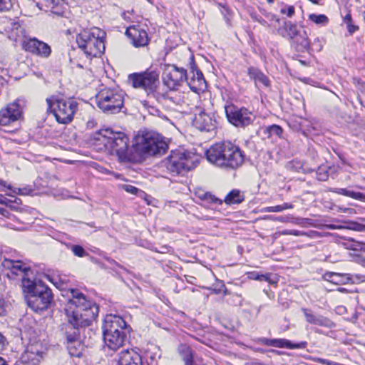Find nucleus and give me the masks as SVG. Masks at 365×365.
<instances>
[{
    "label": "nucleus",
    "mask_w": 365,
    "mask_h": 365,
    "mask_svg": "<svg viewBox=\"0 0 365 365\" xmlns=\"http://www.w3.org/2000/svg\"><path fill=\"white\" fill-rule=\"evenodd\" d=\"M361 250H363L364 252H365V242H361Z\"/></svg>",
    "instance_id": "052dcab7"
},
{
    "label": "nucleus",
    "mask_w": 365,
    "mask_h": 365,
    "mask_svg": "<svg viewBox=\"0 0 365 365\" xmlns=\"http://www.w3.org/2000/svg\"><path fill=\"white\" fill-rule=\"evenodd\" d=\"M270 277H271L270 274H259L258 273H255V272L250 274V278H252L253 279L258 280V281L268 282L269 283L272 284L274 282L271 279Z\"/></svg>",
    "instance_id": "f704fd0d"
},
{
    "label": "nucleus",
    "mask_w": 365,
    "mask_h": 365,
    "mask_svg": "<svg viewBox=\"0 0 365 365\" xmlns=\"http://www.w3.org/2000/svg\"><path fill=\"white\" fill-rule=\"evenodd\" d=\"M118 365H143L140 355L133 349L122 351L118 355Z\"/></svg>",
    "instance_id": "b1692460"
},
{
    "label": "nucleus",
    "mask_w": 365,
    "mask_h": 365,
    "mask_svg": "<svg viewBox=\"0 0 365 365\" xmlns=\"http://www.w3.org/2000/svg\"><path fill=\"white\" fill-rule=\"evenodd\" d=\"M345 21L347 22V24H349V22L351 21V16L350 14H346L345 18H344Z\"/></svg>",
    "instance_id": "6e6d98bb"
},
{
    "label": "nucleus",
    "mask_w": 365,
    "mask_h": 365,
    "mask_svg": "<svg viewBox=\"0 0 365 365\" xmlns=\"http://www.w3.org/2000/svg\"><path fill=\"white\" fill-rule=\"evenodd\" d=\"M301 311L305 317L306 322L310 324L323 327L328 329L335 327L334 322L331 319L322 315L314 313L311 309L303 307L301 309Z\"/></svg>",
    "instance_id": "4be33fe9"
},
{
    "label": "nucleus",
    "mask_w": 365,
    "mask_h": 365,
    "mask_svg": "<svg viewBox=\"0 0 365 365\" xmlns=\"http://www.w3.org/2000/svg\"><path fill=\"white\" fill-rule=\"evenodd\" d=\"M195 156L190 153L173 150L170 155L162 162V168L172 176L185 175L196 167Z\"/></svg>",
    "instance_id": "6e6552de"
},
{
    "label": "nucleus",
    "mask_w": 365,
    "mask_h": 365,
    "mask_svg": "<svg viewBox=\"0 0 365 365\" xmlns=\"http://www.w3.org/2000/svg\"><path fill=\"white\" fill-rule=\"evenodd\" d=\"M2 266L9 269L6 274L10 279H14L15 276H21V281L24 278H28L29 272H31L30 267L25 265L22 261L4 259L2 262Z\"/></svg>",
    "instance_id": "a211bd4d"
},
{
    "label": "nucleus",
    "mask_w": 365,
    "mask_h": 365,
    "mask_svg": "<svg viewBox=\"0 0 365 365\" xmlns=\"http://www.w3.org/2000/svg\"><path fill=\"white\" fill-rule=\"evenodd\" d=\"M338 291L342 293H346L348 290L346 288L340 287L338 289Z\"/></svg>",
    "instance_id": "4d7b16f0"
},
{
    "label": "nucleus",
    "mask_w": 365,
    "mask_h": 365,
    "mask_svg": "<svg viewBox=\"0 0 365 365\" xmlns=\"http://www.w3.org/2000/svg\"><path fill=\"white\" fill-rule=\"evenodd\" d=\"M128 81L135 88L143 89L148 98L160 101L163 96L157 91L159 86V72L147 69L143 72L133 73L128 76Z\"/></svg>",
    "instance_id": "0eeeda50"
},
{
    "label": "nucleus",
    "mask_w": 365,
    "mask_h": 365,
    "mask_svg": "<svg viewBox=\"0 0 365 365\" xmlns=\"http://www.w3.org/2000/svg\"><path fill=\"white\" fill-rule=\"evenodd\" d=\"M221 287H222V288H225L224 294H227V289L225 288V285H224V284H222V286H221Z\"/></svg>",
    "instance_id": "338daca9"
},
{
    "label": "nucleus",
    "mask_w": 365,
    "mask_h": 365,
    "mask_svg": "<svg viewBox=\"0 0 365 365\" xmlns=\"http://www.w3.org/2000/svg\"><path fill=\"white\" fill-rule=\"evenodd\" d=\"M245 200V195L240 190H231L225 197L223 202L228 205L240 204Z\"/></svg>",
    "instance_id": "cd10ccee"
},
{
    "label": "nucleus",
    "mask_w": 365,
    "mask_h": 365,
    "mask_svg": "<svg viewBox=\"0 0 365 365\" xmlns=\"http://www.w3.org/2000/svg\"><path fill=\"white\" fill-rule=\"evenodd\" d=\"M228 121L236 127H245L253 121L252 113L245 107L230 104L225 107Z\"/></svg>",
    "instance_id": "f8f14e48"
},
{
    "label": "nucleus",
    "mask_w": 365,
    "mask_h": 365,
    "mask_svg": "<svg viewBox=\"0 0 365 365\" xmlns=\"http://www.w3.org/2000/svg\"><path fill=\"white\" fill-rule=\"evenodd\" d=\"M336 277H338L336 272H327L324 275V278L331 283H334L333 279Z\"/></svg>",
    "instance_id": "c03bdc74"
},
{
    "label": "nucleus",
    "mask_w": 365,
    "mask_h": 365,
    "mask_svg": "<svg viewBox=\"0 0 365 365\" xmlns=\"http://www.w3.org/2000/svg\"><path fill=\"white\" fill-rule=\"evenodd\" d=\"M309 19L317 24H326L329 21V19L324 14H312L309 16Z\"/></svg>",
    "instance_id": "72a5a7b5"
},
{
    "label": "nucleus",
    "mask_w": 365,
    "mask_h": 365,
    "mask_svg": "<svg viewBox=\"0 0 365 365\" xmlns=\"http://www.w3.org/2000/svg\"><path fill=\"white\" fill-rule=\"evenodd\" d=\"M356 262L363 267H365V257L361 255H359L356 257Z\"/></svg>",
    "instance_id": "49530a36"
},
{
    "label": "nucleus",
    "mask_w": 365,
    "mask_h": 365,
    "mask_svg": "<svg viewBox=\"0 0 365 365\" xmlns=\"http://www.w3.org/2000/svg\"><path fill=\"white\" fill-rule=\"evenodd\" d=\"M363 18H364V21H365V11L363 13Z\"/></svg>",
    "instance_id": "774afa93"
},
{
    "label": "nucleus",
    "mask_w": 365,
    "mask_h": 365,
    "mask_svg": "<svg viewBox=\"0 0 365 365\" xmlns=\"http://www.w3.org/2000/svg\"><path fill=\"white\" fill-rule=\"evenodd\" d=\"M277 220L280 222H284V217H278Z\"/></svg>",
    "instance_id": "0e129e2a"
},
{
    "label": "nucleus",
    "mask_w": 365,
    "mask_h": 365,
    "mask_svg": "<svg viewBox=\"0 0 365 365\" xmlns=\"http://www.w3.org/2000/svg\"><path fill=\"white\" fill-rule=\"evenodd\" d=\"M23 291L26 294L28 306L36 312L46 310L53 301L51 289L41 281L24 278Z\"/></svg>",
    "instance_id": "20e7f679"
},
{
    "label": "nucleus",
    "mask_w": 365,
    "mask_h": 365,
    "mask_svg": "<svg viewBox=\"0 0 365 365\" xmlns=\"http://www.w3.org/2000/svg\"><path fill=\"white\" fill-rule=\"evenodd\" d=\"M0 185L7 187L9 190H11V185H7L6 182L0 178Z\"/></svg>",
    "instance_id": "864d4df0"
},
{
    "label": "nucleus",
    "mask_w": 365,
    "mask_h": 365,
    "mask_svg": "<svg viewBox=\"0 0 365 365\" xmlns=\"http://www.w3.org/2000/svg\"><path fill=\"white\" fill-rule=\"evenodd\" d=\"M97 106L104 113H119L123 106L124 96L115 88H104L96 96Z\"/></svg>",
    "instance_id": "9d476101"
},
{
    "label": "nucleus",
    "mask_w": 365,
    "mask_h": 365,
    "mask_svg": "<svg viewBox=\"0 0 365 365\" xmlns=\"http://www.w3.org/2000/svg\"><path fill=\"white\" fill-rule=\"evenodd\" d=\"M0 365H8L6 364V361L1 356H0Z\"/></svg>",
    "instance_id": "13d9d810"
},
{
    "label": "nucleus",
    "mask_w": 365,
    "mask_h": 365,
    "mask_svg": "<svg viewBox=\"0 0 365 365\" xmlns=\"http://www.w3.org/2000/svg\"><path fill=\"white\" fill-rule=\"evenodd\" d=\"M205 155L210 163L228 170L240 168L246 158L244 151L231 141L215 143L206 151Z\"/></svg>",
    "instance_id": "f03ea898"
},
{
    "label": "nucleus",
    "mask_w": 365,
    "mask_h": 365,
    "mask_svg": "<svg viewBox=\"0 0 365 365\" xmlns=\"http://www.w3.org/2000/svg\"><path fill=\"white\" fill-rule=\"evenodd\" d=\"M22 109L19 101L8 104L0 110V125L6 126L18 120L21 116Z\"/></svg>",
    "instance_id": "dca6fc26"
},
{
    "label": "nucleus",
    "mask_w": 365,
    "mask_h": 365,
    "mask_svg": "<svg viewBox=\"0 0 365 365\" xmlns=\"http://www.w3.org/2000/svg\"><path fill=\"white\" fill-rule=\"evenodd\" d=\"M125 35L131 40L132 44L135 47H141L148 45V36L147 32L140 29L139 26L133 25L125 31Z\"/></svg>",
    "instance_id": "412c9836"
},
{
    "label": "nucleus",
    "mask_w": 365,
    "mask_h": 365,
    "mask_svg": "<svg viewBox=\"0 0 365 365\" xmlns=\"http://www.w3.org/2000/svg\"><path fill=\"white\" fill-rule=\"evenodd\" d=\"M197 196L201 200L205 201L210 204L222 205L223 202L222 200L215 197L210 192L199 193Z\"/></svg>",
    "instance_id": "7c9ffc66"
},
{
    "label": "nucleus",
    "mask_w": 365,
    "mask_h": 365,
    "mask_svg": "<svg viewBox=\"0 0 365 365\" xmlns=\"http://www.w3.org/2000/svg\"><path fill=\"white\" fill-rule=\"evenodd\" d=\"M250 16L254 21L259 22L261 25L264 26H269L268 23L257 14H251Z\"/></svg>",
    "instance_id": "37998d69"
},
{
    "label": "nucleus",
    "mask_w": 365,
    "mask_h": 365,
    "mask_svg": "<svg viewBox=\"0 0 365 365\" xmlns=\"http://www.w3.org/2000/svg\"><path fill=\"white\" fill-rule=\"evenodd\" d=\"M14 0H0V12L10 11L13 7Z\"/></svg>",
    "instance_id": "c9c22d12"
},
{
    "label": "nucleus",
    "mask_w": 365,
    "mask_h": 365,
    "mask_svg": "<svg viewBox=\"0 0 365 365\" xmlns=\"http://www.w3.org/2000/svg\"><path fill=\"white\" fill-rule=\"evenodd\" d=\"M48 110L52 113L58 123L67 124L73 118L78 103L73 98H47Z\"/></svg>",
    "instance_id": "1a4fd4ad"
},
{
    "label": "nucleus",
    "mask_w": 365,
    "mask_h": 365,
    "mask_svg": "<svg viewBox=\"0 0 365 365\" xmlns=\"http://www.w3.org/2000/svg\"><path fill=\"white\" fill-rule=\"evenodd\" d=\"M314 361L315 362H317L319 364H324V365H341L342 364H339V363H336V362H334V361H329L328 359H322V358H314Z\"/></svg>",
    "instance_id": "a19ab883"
},
{
    "label": "nucleus",
    "mask_w": 365,
    "mask_h": 365,
    "mask_svg": "<svg viewBox=\"0 0 365 365\" xmlns=\"http://www.w3.org/2000/svg\"><path fill=\"white\" fill-rule=\"evenodd\" d=\"M270 352H272V353H276V354H279V351H277V350H275V349H271L269 350Z\"/></svg>",
    "instance_id": "e2e57ef3"
},
{
    "label": "nucleus",
    "mask_w": 365,
    "mask_h": 365,
    "mask_svg": "<svg viewBox=\"0 0 365 365\" xmlns=\"http://www.w3.org/2000/svg\"><path fill=\"white\" fill-rule=\"evenodd\" d=\"M290 235H293L294 236H300V235H303L304 233L301 231H299V230H292L289 232Z\"/></svg>",
    "instance_id": "603ef678"
},
{
    "label": "nucleus",
    "mask_w": 365,
    "mask_h": 365,
    "mask_svg": "<svg viewBox=\"0 0 365 365\" xmlns=\"http://www.w3.org/2000/svg\"><path fill=\"white\" fill-rule=\"evenodd\" d=\"M338 277L333 279L335 284H346L349 283H353V280L351 277L350 274H341L337 273Z\"/></svg>",
    "instance_id": "473e14b6"
},
{
    "label": "nucleus",
    "mask_w": 365,
    "mask_h": 365,
    "mask_svg": "<svg viewBox=\"0 0 365 365\" xmlns=\"http://www.w3.org/2000/svg\"><path fill=\"white\" fill-rule=\"evenodd\" d=\"M220 291H221V290H220V289H214V292H215V294H220Z\"/></svg>",
    "instance_id": "69168bd1"
},
{
    "label": "nucleus",
    "mask_w": 365,
    "mask_h": 365,
    "mask_svg": "<svg viewBox=\"0 0 365 365\" xmlns=\"http://www.w3.org/2000/svg\"><path fill=\"white\" fill-rule=\"evenodd\" d=\"M291 44L298 52L307 51L309 48V41L307 32L304 30L300 31V32L292 39Z\"/></svg>",
    "instance_id": "393cba45"
},
{
    "label": "nucleus",
    "mask_w": 365,
    "mask_h": 365,
    "mask_svg": "<svg viewBox=\"0 0 365 365\" xmlns=\"http://www.w3.org/2000/svg\"><path fill=\"white\" fill-rule=\"evenodd\" d=\"M6 313L5 301L0 297V317L4 316Z\"/></svg>",
    "instance_id": "a18cd8bd"
},
{
    "label": "nucleus",
    "mask_w": 365,
    "mask_h": 365,
    "mask_svg": "<svg viewBox=\"0 0 365 365\" xmlns=\"http://www.w3.org/2000/svg\"><path fill=\"white\" fill-rule=\"evenodd\" d=\"M123 189L125 190L127 192L136 195L140 190L136 187L131 185H123L122 186Z\"/></svg>",
    "instance_id": "79ce46f5"
},
{
    "label": "nucleus",
    "mask_w": 365,
    "mask_h": 365,
    "mask_svg": "<svg viewBox=\"0 0 365 365\" xmlns=\"http://www.w3.org/2000/svg\"><path fill=\"white\" fill-rule=\"evenodd\" d=\"M300 31L297 29V26L295 24L291 21H284L281 35L284 37H288L292 41Z\"/></svg>",
    "instance_id": "c85d7f7f"
},
{
    "label": "nucleus",
    "mask_w": 365,
    "mask_h": 365,
    "mask_svg": "<svg viewBox=\"0 0 365 365\" xmlns=\"http://www.w3.org/2000/svg\"><path fill=\"white\" fill-rule=\"evenodd\" d=\"M163 84L170 90L175 91L187 79V71L174 64H165L163 68Z\"/></svg>",
    "instance_id": "9b49d317"
},
{
    "label": "nucleus",
    "mask_w": 365,
    "mask_h": 365,
    "mask_svg": "<svg viewBox=\"0 0 365 365\" xmlns=\"http://www.w3.org/2000/svg\"><path fill=\"white\" fill-rule=\"evenodd\" d=\"M95 139L103 144L111 155L118 156L121 162L133 160L131 150L128 148V138L122 132H113L110 129L101 130Z\"/></svg>",
    "instance_id": "7ed1b4c3"
},
{
    "label": "nucleus",
    "mask_w": 365,
    "mask_h": 365,
    "mask_svg": "<svg viewBox=\"0 0 365 365\" xmlns=\"http://www.w3.org/2000/svg\"><path fill=\"white\" fill-rule=\"evenodd\" d=\"M5 80L2 76H0V84H3L4 83Z\"/></svg>",
    "instance_id": "680f3d73"
},
{
    "label": "nucleus",
    "mask_w": 365,
    "mask_h": 365,
    "mask_svg": "<svg viewBox=\"0 0 365 365\" xmlns=\"http://www.w3.org/2000/svg\"><path fill=\"white\" fill-rule=\"evenodd\" d=\"M353 229L357 231H364L365 230V225L361 224H355Z\"/></svg>",
    "instance_id": "3c124183"
},
{
    "label": "nucleus",
    "mask_w": 365,
    "mask_h": 365,
    "mask_svg": "<svg viewBox=\"0 0 365 365\" xmlns=\"http://www.w3.org/2000/svg\"><path fill=\"white\" fill-rule=\"evenodd\" d=\"M133 147L140 155H160L168 148L162 136L155 132H143L136 135Z\"/></svg>",
    "instance_id": "423d86ee"
},
{
    "label": "nucleus",
    "mask_w": 365,
    "mask_h": 365,
    "mask_svg": "<svg viewBox=\"0 0 365 365\" xmlns=\"http://www.w3.org/2000/svg\"><path fill=\"white\" fill-rule=\"evenodd\" d=\"M261 131L262 132L264 139L283 138L284 130L279 125L273 124L265 126L262 128Z\"/></svg>",
    "instance_id": "a878e982"
},
{
    "label": "nucleus",
    "mask_w": 365,
    "mask_h": 365,
    "mask_svg": "<svg viewBox=\"0 0 365 365\" xmlns=\"http://www.w3.org/2000/svg\"><path fill=\"white\" fill-rule=\"evenodd\" d=\"M309 1H311L312 3H313L314 4H319V0H309Z\"/></svg>",
    "instance_id": "bf43d9fd"
},
{
    "label": "nucleus",
    "mask_w": 365,
    "mask_h": 365,
    "mask_svg": "<svg viewBox=\"0 0 365 365\" xmlns=\"http://www.w3.org/2000/svg\"><path fill=\"white\" fill-rule=\"evenodd\" d=\"M267 17H268V18L271 17L272 19L275 20L277 22L279 21V19L277 18L275 15L269 14V15H267Z\"/></svg>",
    "instance_id": "5fc2aeb1"
},
{
    "label": "nucleus",
    "mask_w": 365,
    "mask_h": 365,
    "mask_svg": "<svg viewBox=\"0 0 365 365\" xmlns=\"http://www.w3.org/2000/svg\"><path fill=\"white\" fill-rule=\"evenodd\" d=\"M129 332H118L115 334H103V341L106 346L113 351H116L123 346L128 339Z\"/></svg>",
    "instance_id": "5701e85b"
},
{
    "label": "nucleus",
    "mask_w": 365,
    "mask_h": 365,
    "mask_svg": "<svg viewBox=\"0 0 365 365\" xmlns=\"http://www.w3.org/2000/svg\"><path fill=\"white\" fill-rule=\"evenodd\" d=\"M102 329L103 334H115L117 331L129 332V325L121 317L110 314L105 317Z\"/></svg>",
    "instance_id": "f3484780"
},
{
    "label": "nucleus",
    "mask_w": 365,
    "mask_h": 365,
    "mask_svg": "<svg viewBox=\"0 0 365 365\" xmlns=\"http://www.w3.org/2000/svg\"><path fill=\"white\" fill-rule=\"evenodd\" d=\"M294 205L292 203L284 202L282 205L266 207L263 208L264 212H279L287 209H292Z\"/></svg>",
    "instance_id": "2f4dec72"
},
{
    "label": "nucleus",
    "mask_w": 365,
    "mask_h": 365,
    "mask_svg": "<svg viewBox=\"0 0 365 365\" xmlns=\"http://www.w3.org/2000/svg\"><path fill=\"white\" fill-rule=\"evenodd\" d=\"M193 124L200 131L211 132L215 130L217 121L214 116L200 110L199 113H195L193 120Z\"/></svg>",
    "instance_id": "aec40b11"
},
{
    "label": "nucleus",
    "mask_w": 365,
    "mask_h": 365,
    "mask_svg": "<svg viewBox=\"0 0 365 365\" xmlns=\"http://www.w3.org/2000/svg\"><path fill=\"white\" fill-rule=\"evenodd\" d=\"M190 70L192 76L187 77L185 81L190 90L196 93L204 91L207 88L206 81L202 71L197 68L193 56L190 58Z\"/></svg>",
    "instance_id": "4468645a"
},
{
    "label": "nucleus",
    "mask_w": 365,
    "mask_h": 365,
    "mask_svg": "<svg viewBox=\"0 0 365 365\" xmlns=\"http://www.w3.org/2000/svg\"><path fill=\"white\" fill-rule=\"evenodd\" d=\"M63 0H41V5L45 6L47 8L54 9L56 6L60 5Z\"/></svg>",
    "instance_id": "e433bc0d"
},
{
    "label": "nucleus",
    "mask_w": 365,
    "mask_h": 365,
    "mask_svg": "<svg viewBox=\"0 0 365 365\" xmlns=\"http://www.w3.org/2000/svg\"><path fill=\"white\" fill-rule=\"evenodd\" d=\"M347 27H348V31L350 34H353L359 29V27L357 26H354L351 24H349Z\"/></svg>",
    "instance_id": "8fccbe9b"
},
{
    "label": "nucleus",
    "mask_w": 365,
    "mask_h": 365,
    "mask_svg": "<svg viewBox=\"0 0 365 365\" xmlns=\"http://www.w3.org/2000/svg\"><path fill=\"white\" fill-rule=\"evenodd\" d=\"M106 33L98 28L83 30L76 36L78 48L87 57H99L105 51Z\"/></svg>",
    "instance_id": "39448f33"
},
{
    "label": "nucleus",
    "mask_w": 365,
    "mask_h": 365,
    "mask_svg": "<svg viewBox=\"0 0 365 365\" xmlns=\"http://www.w3.org/2000/svg\"><path fill=\"white\" fill-rule=\"evenodd\" d=\"M334 192L336 193V194H339V195H344V196H347V197H350L353 199H355V200H360V201H362L364 198V194L362 193V192H354V191H351V190H349L346 188H334L333 190H332Z\"/></svg>",
    "instance_id": "c756f323"
},
{
    "label": "nucleus",
    "mask_w": 365,
    "mask_h": 365,
    "mask_svg": "<svg viewBox=\"0 0 365 365\" xmlns=\"http://www.w3.org/2000/svg\"><path fill=\"white\" fill-rule=\"evenodd\" d=\"M5 344H6V339L0 333V352L4 349Z\"/></svg>",
    "instance_id": "09e8293b"
},
{
    "label": "nucleus",
    "mask_w": 365,
    "mask_h": 365,
    "mask_svg": "<svg viewBox=\"0 0 365 365\" xmlns=\"http://www.w3.org/2000/svg\"><path fill=\"white\" fill-rule=\"evenodd\" d=\"M257 341L258 344L268 346L287 348L290 349H305L307 346V341L292 343L291 341L286 339H268L265 337H260L257 339Z\"/></svg>",
    "instance_id": "6ab92c4d"
},
{
    "label": "nucleus",
    "mask_w": 365,
    "mask_h": 365,
    "mask_svg": "<svg viewBox=\"0 0 365 365\" xmlns=\"http://www.w3.org/2000/svg\"><path fill=\"white\" fill-rule=\"evenodd\" d=\"M22 47L26 51L41 58H48L51 53L50 46L36 38H30L24 40Z\"/></svg>",
    "instance_id": "2eb2a0df"
},
{
    "label": "nucleus",
    "mask_w": 365,
    "mask_h": 365,
    "mask_svg": "<svg viewBox=\"0 0 365 365\" xmlns=\"http://www.w3.org/2000/svg\"><path fill=\"white\" fill-rule=\"evenodd\" d=\"M329 175L326 168L319 167L317 171V178L320 181H325L328 179Z\"/></svg>",
    "instance_id": "58836bf2"
},
{
    "label": "nucleus",
    "mask_w": 365,
    "mask_h": 365,
    "mask_svg": "<svg viewBox=\"0 0 365 365\" xmlns=\"http://www.w3.org/2000/svg\"><path fill=\"white\" fill-rule=\"evenodd\" d=\"M46 348L40 341L30 343L21 356L23 365H38L43 358Z\"/></svg>",
    "instance_id": "ddd939ff"
},
{
    "label": "nucleus",
    "mask_w": 365,
    "mask_h": 365,
    "mask_svg": "<svg viewBox=\"0 0 365 365\" xmlns=\"http://www.w3.org/2000/svg\"><path fill=\"white\" fill-rule=\"evenodd\" d=\"M280 12L282 14H286L288 17H292L294 14V7L293 6L283 7Z\"/></svg>",
    "instance_id": "ea45409f"
},
{
    "label": "nucleus",
    "mask_w": 365,
    "mask_h": 365,
    "mask_svg": "<svg viewBox=\"0 0 365 365\" xmlns=\"http://www.w3.org/2000/svg\"><path fill=\"white\" fill-rule=\"evenodd\" d=\"M71 250L74 255L79 257H83L88 255V253L86 252L83 247L81 245H73L71 247Z\"/></svg>",
    "instance_id": "4c0bfd02"
},
{
    "label": "nucleus",
    "mask_w": 365,
    "mask_h": 365,
    "mask_svg": "<svg viewBox=\"0 0 365 365\" xmlns=\"http://www.w3.org/2000/svg\"><path fill=\"white\" fill-rule=\"evenodd\" d=\"M12 202L11 200H9L4 197L2 195H0V203L2 205H5L6 206H9L10 203Z\"/></svg>",
    "instance_id": "de8ad7c7"
},
{
    "label": "nucleus",
    "mask_w": 365,
    "mask_h": 365,
    "mask_svg": "<svg viewBox=\"0 0 365 365\" xmlns=\"http://www.w3.org/2000/svg\"><path fill=\"white\" fill-rule=\"evenodd\" d=\"M71 297L65 305L66 322L61 332L66 340V347L71 356L81 357L84 346L81 334L98 316L99 307L78 289L68 290Z\"/></svg>",
    "instance_id": "f257e3e1"
},
{
    "label": "nucleus",
    "mask_w": 365,
    "mask_h": 365,
    "mask_svg": "<svg viewBox=\"0 0 365 365\" xmlns=\"http://www.w3.org/2000/svg\"><path fill=\"white\" fill-rule=\"evenodd\" d=\"M250 78L255 81L263 84L264 86H269V81L267 76L255 67H250L247 70Z\"/></svg>",
    "instance_id": "bb28decb"
}]
</instances>
